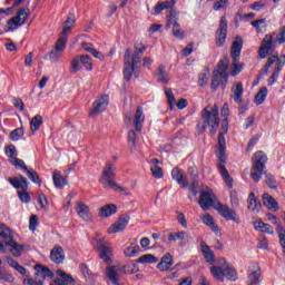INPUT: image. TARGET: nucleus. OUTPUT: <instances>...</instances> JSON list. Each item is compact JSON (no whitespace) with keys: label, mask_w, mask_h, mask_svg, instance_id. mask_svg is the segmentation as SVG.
I'll list each match as a JSON object with an SVG mask.
<instances>
[{"label":"nucleus","mask_w":285,"mask_h":285,"mask_svg":"<svg viewBox=\"0 0 285 285\" xmlns=\"http://www.w3.org/2000/svg\"><path fill=\"white\" fill-rule=\"evenodd\" d=\"M219 107L208 105L200 112V119L196 126L198 135L206 132V128H209L210 135H215L219 128Z\"/></svg>","instance_id":"nucleus-1"},{"label":"nucleus","mask_w":285,"mask_h":285,"mask_svg":"<svg viewBox=\"0 0 285 285\" xmlns=\"http://www.w3.org/2000/svg\"><path fill=\"white\" fill-rule=\"evenodd\" d=\"M217 158H218V170L228 188H233V178L230 174H228V169H226V136L225 132L218 134V144H217Z\"/></svg>","instance_id":"nucleus-2"},{"label":"nucleus","mask_w":285,"mask_h":285,"mask_svg":"<svg viewBox=\"0 0 285 285\" xmlns=\"http://www.w3.org/2000/svg\"><path fill=\"white\" fill-rule=\"evenodd\" d=\"M100 184H102L104 188H114V190H116L117 193H121L126 197H130L131 195L129 190L115 181V165H112L111 163H108L104 167Z\"/></svg>","instance_id":"nucleus-3"},{"label":"nucleus","mask_w":285,"mask_h":285,"mask_svg":"<svg viewBox=\"0 0 285 285\" xmlns=\"http://www.w3.org/2000/svg\"><path fill=\"white\" fill-rule=\"evenodd\" d=\"M266 161H268V157L266 154H264V151H257L254 155L250 177L256 184L262 179V176L264 175Z\"/></svg>","instance_id":"nucleus-4"},{"label":"nucleus","mask_w":285,"mask_h":285,"mask_svg":"<svg viewBox=\"0 0 285 285\" xmlns=\"http://www.w3.org/2000/svg\"><path fill=\"white\" fill-rule=\"evenodd\" d=\"M273 63H275V67H274V72L269 78L268 86H273V83H275L279 78V72H282V68H284L285 66V55H282V56L273 55L268 57L267 62L265 63V67H264V71L266 75H268V70L273 66Z\"/></svg>","instance_id":"nucleus-5"},{"label":"nucleus","mask_w":285,"mask_h":285,"mask_svg":"<svg viewBox=\"0 0 285 285\" xmlns=\"http://www.w3.org/2000/svg\"><path fill=\"white\" fill-rule=\"evenodd\" d=\"M96 248L100 259H102L105 264L111 265L112 257L115 256V248H112V245L106 240V238L100 237L96 240Z\"/></svg>","instance_id":"nucleus-6"},{"label":"nucleus","mask_w":285,"mask_h":285,"mask_svg":"<svg viewBox=\"0 0 285 285\" xmlns=\"http://www.w3.org/2000/svg\"><path fill=\"white\" fill-rule=\"evenodd\" d=\"M9 183L18 190L19 199L23 204H30V194H28V178L23 177V175H18L13 178L10 177ZM19 188L22 190H19Z\"/></svg>","instance_id":"nucleus-7"},{"label":"nucleus","mask_w":285,"mask_h":285,"mask_svg":"<svg viewBox=\"0 0 285 285\" xmlns=\"http://www.w3.org/2000/svg\"><path fill=\"white\" fill-rule=\"evenodd\" d=\"M167 28L171 29L173 37L175 39H184L186 37V31L181 29V24H179V16L176 9L169 10V14L167 16Z\"/></svg>","instance_id":"nucleus-8"},{"label":"nucleus","mask_w":285,"mask_h":285,"mask_svg":"<svg viewBox=\"0 0 285 285\" xmlns=\"http://www.w3.org/2000/svg\"><path fill=\"white\" fill-rule=\"evenodd\" d=\"M210 273L213 277L217 279V282H224L225 277H228L230 282H235V279H237V272L229 268V266L226 264L222 266H212Z\"/></svg>","instance_id":"nucleus-9"},{"label":"nucleus","mask_w":285,"mask_h":285,"mask_svg":"<svg viewBox=\"0 0 285 285\" xmlns=\"http://www.w3.org/2000/svg\"><path fill=\"white\" fill-rule=\"evenodd\" d=\"M215 210H217V213H219V215L223 216L227 222H235V224L242 223L239 217H237V212H235V209L230 208L228 205L218 203L215 206Z\"/></svg>","instance_id":"nucleus-10"},{"label":"nucleus","mask_w":285,"mask_h":285,"mask_svg":"<svg viewBox=\"0 0 285 285\" xmlns=\"http://www.w3.org/2000/svg\"><path fill=\"white\" fill-rule=\"evenodd\" d=\"M215 199H217V197L213 193V189L208 187H203L200 198L198 200L200 208L204 210H210V207L213 206Z\"/></svg>","instance_id":"nucleus-11"},{"label":"nucleus","mask_w":285,"mask_h":285,"mask_svg":"<svg viewBox=\"0 0 285 285\" xmlns=\"http://www.w3.org/2000/svg\"><path fill=\"white\" fill-rule=\"evenodd\" d=\"M228 36V20H226V16L220 18L219 27L216 30V46L218 48L224 47L226 43V37Z\"/></svg>","instance_id":"nucleus-12"},{"label":"nucleus","mask_w":285,"mask_h":285,"mask_svg":"<svg viewBox=\"0 0 285 285\" xmlns=\"http://www.w3.org/2000/svg\"><path fill=\"white\" fill-rule=\"evenodd\" d=\"M30 17V10L29 9H20L16 17L10 19L8 21L9 30H17L19 26H23L26 23V20Z\"/></svg>","instance_id":"nucleus-13"},{"label":"nucleus","mask_w":285,"mask_h":285,"mask_svg":"<svg viewBox=\"0 0 285 285\" xmlns=\"http://www.w3.org/2000/svg\"><path fill=\"white\" fill-rule=\"evenodd\" d=\"M106 108H108V95H102L92 104L89 117H96V115H101V112H104Z\"/></svg>","instance_id":"nucleus-14"},{"label":"nucleus","mask_w":285,"mask_h":285,"mask_svg":"<svg viewBox=\"0 0 285 285\" xmlns=\"http://www.w3.org/2000/svg\"><path fill=\"white\" fill-rule=\"evenodd\" d=\"M130 222V216L122 215L120 216L115 224H112L108 229V235H112L115 233H121V230H125Z\"/></svg>","instance_id":"nucleus-15"},{"label":"nucleus","mask_w":285,"mask_h":285,"mask_svg":"<svg viewBox=\"0 0 285 285\" xmlns=\"http://www.w3.org/2000/svg\"><path fill=\"white\" fill-rule=\"evenodd\" d=\"M274 47H275V43L273 42V37L266 35L258 49V55L261 59H266L268 52H271V50H273Z\"/></svg>","instance_id":"nucleus-16"},{"label":"nucleus","mask_w":285,"mask_h":285,"mask_svg":"<svg viewBox=\"0 0 285 285\" xmlns=\"http://www.w3.org/2000/svg\"><path fill=\"white\" fill-rule=\"evenodd\" d=\"M169 242H179V246L184 247L190 242V235L188 233L180 230L169 234Z\"/></svg>","instance_id":"nucleus-17"},{"label":"nucleus","mask_w":285,"mask_h":285,"mask_svg":"<svg viewBox=\"0 0 285 285\" xmlns=\"http://www.w3.org/2000/svg\"><path fill=\"white\" fill-rule=\"evenodd\" d=\"M262 275L259 264L254 263L249 269L247 285H259V276Z\"/></svg>","instance_id":"nucleus-18"},{"label":"nucleus","mask_w":285,"mask_h":285,"mask_svg":"<svg viewBox=\"0 0 285 285\" xmlns=\"http://www.w3.org/2000/svg\"><path fill=\"white\" fill-rule=\"evenodd\" d=\"M56 275H58L60 278H56L50 285H70L75 283V278L61 269H58Z\"/></svg>","instance_id":"nucleus-19"},{"label":"nucleus","mask_w":285,"mask_h":285,"mask_svg":"<svg viewBox=\"0 0 285 285\" xmlns=\"http://www.w3.org/2000/svg\"><path fill=\"white\" fill-rule=\"evenodd\" d=\"M35 279H38V282H42L43 279H46V277H52V272L50 271V268L43 266L42 264H37L35 266Z\"/></svg>","instance_id":"nucleus-20"},{"label":"nucleus","mask_w":285,"mask_h":285,"mask_svg":"<svg viewBox=\"0 0 285 285\" xmlns=\"http://www.w3.org/2000/svg\"><path fill=\"white\" fill-rule=\"evenodd\" d=\"M50 259L55 264H63V259H66V253L63 252V247L55 246L50 252Z\"/></svg>","instance_id":"nucleus-21"},{"label":"nucleus","mask_w":285,"mask_h":285,"mask_svg":"<svg viewBox=\"0 0 285 285\" xmlns=\"http://www.w3.org/2000/svg\"><path fill=\"white\" fill-rule=\"evenodd\" d=\"M134 71H135V66L130 63V49H127L125 52V69H124V77L126 81H130Z\"/></svg>","instance_id":"nucleus-22"},{"label":"nucleus","mask_w":285,"mask_h":285,"mask_svg":"<svg viewBox=\"0 0 285 285\" xmlns=\"http://www.w3.org/2000/svg\"><path fill=\"white\" fill-rule=\"evenodd\" d=\"M233 99L236 104L242 105L244 99V85L242 82H235L232 87Z\"/></svg>","instance_id":"nucleus-23"},{"label":"nucleus","mask_w":285,"mask_h":285,"mask_svg":"<svg viewBox=\"0 0 285 285\" xmlns=\"http://www.w3.org/2000/svg\"><path fill=\"white\" fill-rule=\"evenodd\" d=\"M145 119H146V116H144V108L137 107L136 114L134 117V126L137 132H141V129L144 128Z\"/></svg>","instance_id":"nucleus-24"},{"label":"nucleus","mask_w":285,"mask_h":285,"mask_svg":"<svg viewBox=\"0 0 285 285\" xmlns=\"http://www.w3.org/2000/svg\"><path fill=\"white\" fill-rule=\"evenodd\" d=\"M76 210L81 219L85 222H92V214H90V208L86 204L78 203Z\"/></svg>","instance_id":"nucleus-25"},{"label":"nucleus","mask_w":285,"mask_h":285,"mask_svg":"<svg viewBox=\"0 0 285 285\" xmlns=\"http://www.w3.org/2000/svg\"><path fill=\"white\" fill-rule=\"evenodd\" d=\"M226 83H228V77H224L220 73H215L212 77V89L213 90H217V88H219V86H222V88H226Z\"/></svg>","instance_id":"nucleus-26"},{"label":"nucleus","mask_w":285,"mask_h":285,"mask_svg":"<svg viewBox=\"0 0 285 285\" xmlns=\"http://www.w3.org/2000/svg\"><path fill=\"white\" fill-rule=\"evenodd\" d=\"M4 246H11L10 253L13 257H21V250L26 248V245H19V243L14 242V236L4 243Z\"/></svg>","instance_id":"nucleus-27"},{"label":"nucleus","mask_w":285,"mask_h":285,"mask_svg":"<svg viewBox=\"0 0 285 285\" xmlns=\"http://www.w3.org/2000/svg\"><path fill=\"white\" fill-rule=\"evenodd\" d=\"M244 41L242 38H236V40L232 43V59L233 61H239V56L242 55V47Z\"/></svg>","instance_id":"nucleus-28"},{"label":"nucleus","mask_w":285,"mask_h":285,"mask_svg":"<svg viewBox=\"0 0 285 285\" xmlns=\"http://www.w3.org/2000/svg\"><path fill=\"white\" fill-rule=\"evenodd\" d=\"M144 50H146V46H142L140 42L135 45V52L131 56V66H137L139 61H141V57L144 55Z\"/></svg>","instance_id":"nucleus-29"},{"label":"nucleus","mask_w":285,"mask_h":285,"mask_svg":"<svg viewBox=\"0 0 285 285\" xmlns=\"http://www.w3.org/2000/svg\"><path fill=\"white\" fill-rule=\"evenodd\" d=\"M171 177L173 179L177 180V184H179V186H181L183 188H188V180L184 178V173L179 168H174L171 170Z\"/></svg>","instance_id":"nucleus-30"},{"label":"nucleus","mask_w":285,"mask_h":285,"mask_svg":"<svg viewBox=\"0 0 285 285\" xmlns=\"http://www.w3.org/2000/svg\"><path fill=\"white\" fill-rule=\"evenodd\" d=\"M173 266V255L169 253L165 254L157 265L158 271H170Z\"/></svg>","instance_id":"nucleus-31"},{"label":"nucleus","mask_w":285,"mask_h":285,"mask_svg":"<svg viewBox=\"0 0 285 285\" xmlns=\"http://www.w3.org/2000/svg\"><path fill=\"white\" fill-rule=\"evenodd\" d=\"M263 204L269 210H274V212L279 210V206L277 205V200H275V198H273V196H271L268 194L263 195Z\"/></svg>","instance_id":"nucleus-32"},{"label":"nucleus","mask_w":285,"mask_h":285,"mask_svg":"<svg viewBox=\"0 0 285 285\" xmlns=\"http://www.w3.org/2000/svg\"><path fill=\"white\" fill-rule=\"evenodd\" d=\"M200 248L206 262L213 264V262H215V252H213L205 242L200 243Z\"/></svg>","instance_id":"nucleus-33"},{"label":"nucleus","mask_w":285,"mask_h":285,"mask_svg":"<svg viewBox=\"0 0 285 285\" xmlns=\"http://www.w3.org/2000/svg\"><path fill=\"white\" fill-rule=\"evenodd\" d=\"M157 81H159L160 83H168V81H170V78H168V72H166V67L164 65H160L156 71L155 75Z\"/></svg>","instance_id":"nucleus-34"},{"label":"nucleus","mask_w":285,"mask_h":285,"mask_svg":"<svg viewBox=\"0 0 285 285\" xmlns=\"http://www.w3.org/2000/svg\"><path fill=\"white\" fill-rule=\"evenodd\" d=\"M228 66H229V61L228 58H224L223 60H220L217 65V69L214 71V73L216 75H220L223 77H228Z\"/></svg>","instance_id":"nucleus-35"},{"label":"nucleus","mask_w":285,"mask_h":285,"mask_svg":"<svg viewBox=\"0 0 285 285\" xmlns=\"http://www.w3.org/2000/svg\"><path fill=\"white\" fill-rule=\"evenodd\" d=\"M41 126H43V117L41 115H36L33 118H31L30 130L32 135H35V132H37Z\"/></svg>","instance_id":"nucleus-36"},{"label":"nucleus","mask_w":285,"mask_h":285,"mask_svg":"<svg viewBox=\"0 0 285 285\" xmlns=\"http://www.w3.org/2000/svg\"><path fill=\"white\" fill-rule=\"evenodd\" d=\"M117 213V206L115 204H109L100 208L99 216L100 217H110Z\"/></svg>","instance_id":"nucleus-37"},{"label":"nucleus","mask_w":285,"mask_h":285,"mask_svg":"<svg viewBox=\"0 0 285 285\" xmlns=\"http://www.w3.org/2000/svg\"><path fill=\"white\" fill-rule=\"evenodd\" d=\"M67 43H68V33H63V31H61L60 37L56 41L55 50L63 52V50H66Z\"/></svg>","instance_id":"nucleus-38"},{"label":"nucleus","mask_w":285,"mask_h":285,"mask_svg":"<svg viewBox=\"0 0 285 285\" xmlns=\"http://www.w3.org/2000/svg\"><path fill=\"white\" fill-rule=\"evenodd\" d=\"M77 19L75 18V14L70 13L66 21L62 23V32L63 35H68L70 30H72V27L75 26Z\"/></svg>","instance_id":"nucleus-39"},{"label":"nucleus","mask_w":285,"mask_h":285,"mask_svg":"<svg viewBox=\"0 0 285 285\" xmlns=\"http://www.w3.org/2000/svg\"><path fill=\"white\" fill-rule=\"evenodd\" d=\"M202 220L204 224H206V226L212 228V230L214 233H216V234L219 233V226H217V224H215V219L213 218V216H210V214H206L205 216H203Z\"/></svg>","instance_id":"nucleus-40"},{"label":"nucleus","mask_w":285,"mask_h":285,"mask_svg":"<svg viewBox=\"0 0 285 285\" xmlns=\"http://www.w3.org/2000/svg\"><path fill=\"white\" fill-rule=\"evenodd\" d=\"M52 179L56 188H63L67 184L66 178H63V175L59 170L53 171Z\"/></svg>","instance_id":"nucleus-41"},{"label":"nucleus","mask_w":285,"mask_h":285,"mask_svg":"<svg viewBox=\"0 0 285 285\" xmlns=\"http://www.w3.org/2000/svg\"><path fill=\"white\" fill-rule=\"evenodd\" d=\"M261 206H262V203H257V199H255V194L250 193L247 199L248 210H250L252 213H255V210H259Z\"/></svg>","instance_id":"nucleus-42"},{"label":"nucleus","mask_w":285,"mask_h":285,"mask_svg":"<svg viewBox=\"0 0 285 285\" xmlns=\"http://www.w3.org/2000/svg\"><path fill=\"white\" fill-rule=\"evenodd\" d=\"M268 96V88L262 87L259 91L255 96V104L256 106H262L264 101H266V97Z\"/></svg>","instance_id":"nucleus-43"},{"label":"nucleus","mask_w":285,"mask_h":285,"mask_svg":"<svg viewBox=\"0 0 285 285\" xmlns=\"http://www.w3.org/2000/svg\"><path fill=\"white\" fill-rule=\"evenodd\" d=\"M252 26L256 29V32H259L261 35H264V32H266V28L268 27L266 19L254 20L252 21Z\"/></svg>","instance_id":"nucleus-44"},{"label":"nucleus","mask_w":285,"mask_h":285,"mask_svg":"<svg viewBox=\"0 0 285 285\" xmlns=\"http://www.w3.org/2000/svg\"><path fill=\"white\" fill-rule=\"evenodd\" d=\"M0 237H2V239H12L14 237L12 230L3 223H0Z\"/></svg>","instance_id":"nucleus-45"},{"label":"nucleus","mask_w":285,"mask_h":285,"mask_svg":"<svg viewBox=\"0 0 285 285\" xmlns=\"http://www.w3.org/2000/svg\"><path fill=\"white\" fill-rule=\"evenodd\" d=\"M4 153H6L7 157H9L10 164H12L13 160L17 159V147H14V145L7 146L4 148Z\"/></svg>","instance_id":"nucleus-46"},{"label":"nucleus","mask_w":285,"mask_h":285,"mask_svg":"<svg viewBox=\"0 0 285 285\" xmlns=\"http://www.w3.org/2000/svg\"><path fill=\"white\" fill-rule=\"evenodd\" d=\"M136 262L137 264H155L157 263V257L153 254H147L140 256Z\"/></svg>","instance_id":"nucleus-47"},{"label":"nucleus","mask_w":285,"mask_h":285,"mask_svg":"<svg viewBox=\"0 0 285 285\" xmlns=\"http://www.w3.org/2000/svg\"><path fill=\"white\" fill-rule=\"evenodd\" d=\"M256 230H261V233H268L269 235H273V226L264 223V222H258L255 225Z\"/></svg>","instance_id":"nucleus-48"},{"label":"nucleus","mask_w":285,"mask_h":285,"mask_svg":"<svg viewBox=\"0 0 285 285\" xmlns=\"http://www.w3.org/2000/svg\"><path fill=\"white\" fill-rule=\"evenodd\" d=\"M128 146L131 151L137 150V134L135 132V130H130L128 132Z\"/></svg>","instance_id":"nucleus-49"},{"label":"nucleus","mask_w":285,"mask_h":285,"mask_svg":"<svg viewBox=\"0 0 285 285\" xmlns=\"http://www.w3.org/2000/svg\"><path fill=\"white\" fill-rule=\"evenodd\" d=\"M125 257H137L139 255V246H128L124 249Z\"/></svg>","instance_id":"nucleus-50"},{"label":"nucleus","mask_w":285,"mask_h":285,"mask_svg":"<svg viewBox=\"0 0 285 285\" xmlns=\"http://www.w3.org/2000/svg\"><path fill=\"white\" fill-rule=\"evenodd\" d=\"M26 174L27 177H29L33 181V184H38V186H41V177H39V174H37L35 169L30 168L26 171Z\"/></svg>","instance_id":"nucleus-51"},{"label":"nucleus","mask_w":285,"mask_h":285,"mask_svg":"<svg viewBox=\"0 0 285 285\" xmlns=\"http://www.w3.org/2000/svg\"><path fill=\"white\" fill-rule=\"evenodd\" d=\"M265 184H267L268 188H272V190H277V180H275V176L265 173Z\"/></svg>","instance_id":"nucleus-52"},{"label":"nucleus","mask_w":285,"mask_h":285,"mask_svg":"<svg viewBox=\"0 0 285 285\" xmlns=\"http://www.w3.org/2000/svg\"><path fill=\"white\" fill-rule=\"evenodd\" d=\"M23 135H24L23 128L20 127L12 130L9 135V138L11 139V141H19L21 137H23Z\"/></svg>","instance_id":"nucleus-53"},{"label":"nucleus","mask_w":285,"mask_h":285,"mask_svg":"<svg viewBox=\"0 0 285 285\" xmlns=\"http://www.w3.org/2000/svg\"><path fill=\"white\" fill-rule=\"evenodd\" d=\"M80 57V63L85 66L86 69L92 70V59L88 55H82Z\"/></svg>","instance_id":"nucleus-54"},{"label":"nucleus","mask_w":285,"mask_h":285,"mask_svg":"<svg viewBox=\"0 0 285 285\" xmlns=\"http://www.w3.org/2000/svg\"><path fill=\"white\" fill-rule=\"evenodd\" d=\"M244 70V63H237V61L233 60L232 62V77H237L239 72Z\"/></svg>","instance_id":"nucleus-55"},{"label":"nucleus","mask_w":285,"mask_h":285,"mask_svg":"<svg viewBox=\"0 0 285 285\" xmlns=\"http://www.w3.org/2000/svg\"><path fill=\"white\" fill-rule=\"evenodd\" d=\"M80 56H76L71 60V72H79L81 70V60Z\"/></svg>","instance_id":"nucleus-56"},{"label":"nucleus","mask_w":285,"mask_h":285,"mask_svg":"<svg viewBox=\"0 0 285 285\" xmlns=\"http://www.w3.org/2000/svg\"><path fill=\"white\" fill-rule=\"evenodd\" d=\"M38 203L42 210H48V206H50V203L48 202L46 194H39Z\"/></svg>","instance_id":"nucleus-57"},{"label":"nucleus","mask_w":285,"mask_h":285,"mask_svg":"<svg viewBox=\"0 0 285 285\" xmlns=\"http://www.w3.org/2000/svg\"><path fill=\"white\" fill-rule=\"evenodd\" d=\"M49 59L52 63H58L59 59H61V51L52 49L49 53Z\"/></svg>","instance_id":"nucleus-58"},{"label":"nucleus","mask_w":285,"mask_h":285,"mask_svg":"<svg viewBox=\"0 0 285 285\" xmlns=\"http://www.w3.org/2000/svg\"><path fill=\"white\" fill-rule=\"evenodd\" d=\"M151 175L156 179H161L164 177V169H161V167L156 165V166L151 167Z\"/></svg>","instance_id":"nucleus-59"},{"label":"nucleus","mask_w":285,"mask_h":285,"mask_svg":"<svg viewBox=\"0 0 285 285\" xmlns=\"http://www.w3.org/2000/svg\"><path fill=\"white\" fill-rule=\"evenodd\" d=\"M228 7V0H217L214 3V10L219 11V10H224Z\"/></svg>","instance_id":"nucleus-60"},{"label":"nucleus","mask_w":285,"mask_h":285,"mask_svg":"<svg viewBox=\"0 0 285 285\" xmlns=\"http://www.w3.org/2000/svg\"><path fill=\"white\" fill-rule=\"evenodd\" d=\"M12 166H14L16 168H21V170H23L24 173L28 170V166H26V163L19 158H16L12 163Z\"/></svg>","instance_id":"nucleus-61"},{"label":"nucleus","mask_w":285,"mask_h":285,"mask_svg":"<svg viewBox=\"0 0 285 285\" xmlns=\"http://www.w3.org/2000/svg\"><path fill=\"white\" fill-rule=\"evenodd\" d=\"M37 226H39V217H37V215H31L29 219V228L31 230H37Z\"/></svg>","instance_id":"nucleus-62"},{"label":"nucleus","mask_w":285,"mask_h":285,"mask_svg":"<svg viewBox=\"0 0 285 285\" xmlns=\"http://www.w3.org/2000/svg\"><path fill=\"white\" fill-rule=\"evenodd\" d=\"M23 284L26 285H43V282L38 281L37 278H24Z\"/></svg>","instance_id":"nucleus-63"},{"label":"nucleus","mask_w":285,"mask_h":285,"mask_svg":"<svg viewBox=\"0 0 285 285\" xmlns=\"http://www.w3.org/2000/svg\"><path fill=\"white\" fill-rule=\"evenodd\" d=\"M276 41L279 43H285V27H282L279 33L276 37Z\"/></svg>","instance_id":"nucleus-64"}]
</instances>
